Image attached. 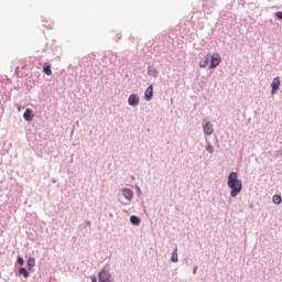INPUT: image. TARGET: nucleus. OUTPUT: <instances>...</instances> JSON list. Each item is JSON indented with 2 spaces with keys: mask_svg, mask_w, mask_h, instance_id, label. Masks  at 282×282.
Here are the masks:
<instances>
[{
  "mask_svg": "<svg viewBox=\"0 0 282 282\" xmlns=\"http://www.w3.org/2000/svg\"><path fill=\"white\" fill-rule=\"evenodd\" d=\"M123 197L126 199H133V192H131V189H129V188H124L123 189Z\"/></svg>",
  "mask_w": 282,
  "mask_h": 282,
  "instance_id": "9b49d317",
  "label": "nucleus"
},
{
  "mask_svg": "<svg viewBox=\"0 0 282 282\" xmlns=\"http://www.w3.org/2000/svg\"><path fill=\"white\" fill-rule=\"evenodd\" d=\"M151 69H152V68H151V67H149V74H151Z\"/></svg>",
  "mask_w": 282,
  "mask_h": 282,
  "instance_id": "412c9836",
  "label": "nucleus"
},
{
  "mask_svg": "<svg viewBox=\"0 0 282 282\" xmlns=\"http://www.w3.org/2000/svg\"><path fill=\"white\" fill-rule=\"evenodd\" d=\"M34 265H36V260L34 258H29V260H28L29 270H32V268H34Z\"/></svg>",
  "mask_w": 282,
  "mask_h": 282,
  "instance_id": "ddd939ff",
  "label": "nucleus"
},
{
  "mask_svg": "<svg viewBox=\"0 0 282 282\" xmlns=\"http://www.w3.org/2000/svg\"><path fill=\"white\" fill-rule=\"evenodd\" d=\"M91 281H93V282H98V280L96 279V276H93Z\"/></svg>",
  "mask_w": 282,
  "mask_h": 282,
  "instance_id": "aec40b11",
  "label": "nucleus"
},
{
  "mask_svg": "<svg viewBox=\"0 0 282 282\" xmlns=\"http://www.w3.org/2000/svg\"><path fill=\"white\" fill-rule=\"evenodd\" d=\"M275 14H276L278 19H282V11H279Z\"/></svg>",
  "mask_w": 282,
  "mask_h": 282,
  "instance_id": "6ab92c4d",
  "label": "nucleus"
},
{
  "mask_svg": "<svg viewBox=\"0 0 282 282\" xmlns=\"http://www.w3.org/2000/svg\"><path fill=\"white\" fill-rule=\"evenodd\" d=\"M208 63H210V54H207L203 61L199 62V67L203 69L208 67Z\"/></svg>",
  "mask_w": 282,
  "mask_h": 282,
  "instance_id": "1a4fd4ad",
  "label": "nucleus"
},
{
  "mask_svg": "<svg viewBox=\"0 0 282 282\" xmlns=\"http://www.w3.org/2000/svg\"><path fill=\"white\" fill-rule=\"evenodd\" d=\"M271 94H276V91H279V87H281V79L279 77H275L271 84Z\"/></svg>",
  "mask_w": 282,
  "mask_h": 282,
  "instance_id": "39448f33",
  "label": "nucleus"
},
{
  "mask_svg": "<svg viewBox=\"0 0 282 282\" xmlns=\"http://www.w3.org/2000/svg\"><path fill=\"white\" fill-rule=\"evenodd\" d=\"M227 186L230 188L231 197H237L243 188V183L239 180L237 172H230L228 175Z\"/></svg>",
  "mask_w": 282,
  "mask_h": 282,
  "instance_id": "f257e3e1",
  "label": "nucleus"
},
{
  "mask_svg": "<svg viewBox=\"0 0 282 282\" xmlns=\"http://www.w3.org/2000/svg\"><path fill=\"white\" fill-rule=\"evenodd\" d=\"M282 199L280 195H274L273 196V204H281Z\"/></svg>",
  "mask_w": 282,
  "mask_h": 282,
  "instance_id": "dca6fc26",
  "label": "nucleus"
},
{
  "mask_svg": "<svg viewBox=\"0 0 282 282\" xmlns=\"http://www.w3.org/2000/svg\"><path fill=\"white\" fill-rule=\"evenodd\" d=\"M99 282H111V274H109V271L101 270L99 272Z\"/></svg>",
  "mask_w": 282,
  "mask_h": 282,
  "instance_id": "7ed1b4c3",
  "label": "nucleus"
},
{
  "mask_svg": "<svg viewBox=\"0 0 282 282\" xmlns=\"http://www.w3.org/2000/svg\"><path fill=\"white\" fill-rule=\"evenodd\" d=\"M43 73L46 74V76H52V66L47 63H44L42 66Z\"/></svg>",
  "mask_w": 282,
  "mask_h": 282,
  "instance_id": "9d476101",
  "label": "nucleus"
},
{
  "mask_svg": "<svg viewBox=\"0 0 282 282\" xmlns=\"http://www.w3.org/2000/svg\"><path fill=\"white\" fill-rule=\"evenodd\" d=\"M144 98L145 100H151V98H153V85H150L144 93Z\"/></svg>",
  "mask_w": 282,
  "mask_h": 282,
  "instance_id": "6e6552de",
  "label": "nucleus"
},
{
  "mask_svg": "<svg viewBox=\"0 0 282 282\" xmlns=\"http://www.w3.org/2000/svg\"><path fill=\"white\" fill-rule=\"evenodd\" d=\"M204 129V133H206V135H213V124H210V122L206 121L205 124L203 126Z\"/></svg>",
  "mask_w": 282,
  "mask_h": 282,
  "instance_id": "0eeeda50",
  "label": "nucleus"
},
{
  "mask_svg": "<svg viewBox=\"0 0 282 282\" xmlns=\"http://www.w3.org/2000/svg\"><path fill=\"white\" fill-rule=\"evenodd\" d=\"M19 274H23L24 279H28L30 276V273L28 272V269L21 268L19 270Z\"/></svg>",
  "mask_w": 282,
  "mask_h": 282,
  "instance_id": "4468645a",
  "label": "nucleus"
},
{
  "mask_svg": "<svg viewBox=\"0 0 282 282\" xmlns=\"http://www.w3.org/2000/svg\"><path fill=\"white\" fill-rule=\"evenodd\" d=\"M24 120H26V122H32L33 118H34V113L32 112V109L28 108L23 115Z\"/></svg>",
  "mask_w": 282,
  "mask_h": 282,
  "instance_id": "423d86ee",
  "label": "nucleus"
},
{
  "mask_svg": "<svg viewBox=\"0 0 282 282\" xmlns=\"http://www.w3.org/2000/svg\"><path fill=\"white\" fill-rule=\"evenodd\" d=\"M130 221L133 226H140V218L138 216H131Z\"/></svg>",
  "mask_w": 282,
  "mask_h": 282,
  "instance_id": "f8f14e48",
  "label": "nucleus"
},
{
  "mask_svg": "<svg viewBox=\"0 0 282 282\" xmlns=\"http://www.w3.org/2000/svg\"><path fill=\"white\" fill-rule=\"evenodd\" d=\"M206 149H207L208 153H213L215 151V148H213L212 144H207Z\"/></svg>",
  "mask_w": 282,
  "mask_h": 282,
  "instance_id": "f3484780",
  "label": "nucleus"
},
{
  "mask_svg": "<svg viewBox=\"0 0 282 282\" xmlns=\"http://www.w3.org/2000/svg\"><path fill=\"white\" fill-rule=\"evenodd\" d=\"M18 263H19V265H23V263H24L23 258H18Z\"/></svg>",
  "mask_w": 282,
  "mask_h": 282,
  "instance_id": "a211bd4d",
  "label": "nucleus"
},
{
  "mask_svg": "<svg viewBox=\"0 0 282 282\" xmlns=\"http://www.w3.org/2000/svg\"><path fill=\"white\" fill-rule=\"evenodd\" d=\"M128 104L131 107H138V105H140V98L138 97V95L132 94L130 95V97L128 98Z\"/></svg>",
  "mask_w": 282,
  "mask_h": 282,
  "instance_id": "20e7f679",
  "label": "nucleus"
},
{
  "mask_svg": "<svg viewBox=\"0 0 282 282\" xmlns=\"http://www.w3.org/2000/svg\"><path fill=\"white\" fill-rule=\"evenodd\" d=\"M172 263H177L178 259H177V249H175L172 253V258H171Z\"/></svg>",
  "mask_w": 282,
  "mask_h": 282,
  "instance_id": "2eb2a0df",
  "label": "nucleus"
},
{
  "mask_svg": "<svg viewBox=\"0 0 282 282\" xmlns=\"http://www.w3.org/2000/svg\"><path fill=\"white\" fill-rule=\"evenodd\" d=\"M209 58H210L209 69H216V67H219V64L221 63V56H219L218 53H214L213 55H209Z\"/></svg>",
  "mask_w": 282,
  "mask_h": 282,
  "instance_id": "f03ea898",
  "label": "nucleus"
}]
</instances>
